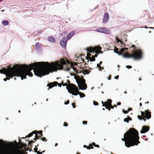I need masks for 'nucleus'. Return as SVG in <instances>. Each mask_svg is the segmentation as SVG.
Instances as JSON below:
<instances>
[{
	"instance_id": "e433bc0d",
	"label": "nucleus",
	"mask_w": 154,
	"mask_h": 154,
	"mask_svg": "<svg viewBox=\"0 0 154 154\" xmlns=\"http://www.w3.org/2000/svg\"><path fill=\"white\" fill-rule=\"evenodd\" d=\"M63 125L65 127L67 126L68 125V124L66 122H64L63 124Z\"/></svg>"
},
{
	"instance_id": "680f3d73",
	"label": "nucleus",
	"mask_w": 154,
	"mask_h": 154,
	"mask_svg": "<svg viewBox=\"0 0 154 154\" xmlns=\"http://www.w3.org/2000/svg\"><path fill=\"white\" fill-rule=\"evenodd\" d=\"M102 62L101 61L100 62L99 64H100H100H102Z\"/></svg>"
},
{
	"instance_id": "0e129e2a",
	"label": "nucleus",
	"mask_w": 154,
	"mask_h": 154,
	"mask_svg": "<svg viewBox=\"0 0 154 154\" xmlns=\"http://www.w3.org/2000/svg\"><path fill=\"white\" fill-rule=\"evenodd\" d=\"M142 104L141 103H140V106H142Z\"/></svg>"
},
{
	"instance_id": "a878e982",
	"label": "nucleus",
	"mask_w": 154,
	"mask_h": 154,
	"mask_svg": "<svg viewBox=\"0 0 154 154\" xmlns=\"http://www.w3.org/2000/svg\"><path fill=\"white\" fill-rule=\"evenodd\" d=\"M40 139V140H42L43 141H45V142H46L47 140L46 139V138L44 137H41Z\"/></svg>"
},
{
	"instance_id": "f03ea898",
	"label": "nucleus",
	"mask_w": 154,
	"mask_h": 154,
	"mask_svg": "<svg viewBox=\"0 0 154 154\" xmlns=\"http://www.w3.org/2000/svg\"><path fill=\"white\" fill-rule=\"evenodd\" d=\"M45 72L48 73L47 75L49 74L50 72H56L58 70L63 69L69 71L71 68L73 69L76 74L82 73L85 75L88 74L91 72L88 69L77 70V69L73 66L66 58H62L60 60L51 63L48 62H45Z\"/></svg>"
},
{
	"instance_id": "5701e85b",
	"label": "nucleus",
	"mask_w": 154,
	"mask_h": 154,
	"mask_svg": "<svg viewBox=\"0 0 154 154\" xmlns=\"http://www.w3.org/2000/svg\"><path fill=\"white\" fill-rule=\"evenodd\" d=\"M103 28H100L99 29H97V31L103 33Z\"/></svg>"
},
{
	"instance_id": "9b49d317",
	"label": "nucleus",
	"mask_w": 154,
	"mask_h": 154,
	"mask_svg": "<svg viewBox=\"0 0 154 154\" xmlns=\"http://www.w3.org/2000/svg\"><path fill=\"white\" fill-rule=\"evenodd\" d=\"M42 131L41 130L40 131H32L31 133L29 134L28 135H27V136H26V137H31L33 134H36L37 132H38L39 134L41 135L40 136H43L42 134Z\"/></svg>"
},
{
	"instance_id": "ddd939ff",
	"label": "nucleus",
	"mask_w": 154,
	"mask_h": 154,
	"mask_svg": "<svg viewBox=\"0 0 154 154\" xmlns=\"http://www.w3.org/2000/svg\"><path fill=\"white\" fill-rule=\"evenodd\" d=\"M109 19V15L108 13H105L104 14L103 18V23H106L108 21Z\"/></svg>"
},
{
	"instance_id": "cd10ccee",
	"label": "nucleus",
	"mask_w": 154,
	"mask_h": 154,
	"mask_svg": "<svg viewBox=\"0 0 154 154\" xmlns=\"http://www.w3.org/2000/svg\"><path fill=\"white\" fill-rule=\"evenodd\" d=\"M38 146V144L36 146H35V148L34 149V152H38L37 150H38V148L37 147V146Z\"/></svg>"
},
{
	"instance_id": "4d7b16f0",
	"label": "nucleus",
	"mask_w": 154,
	"mask_h": 154,
	"mask_svg": "<svg viewBox=\"0 0 154 154\" xmlns=\"http://www.w3.org/2000/svg\"><path fill=\"white\" fill-rule=\"evenodd\" d=\"M145 118L144 117H143V119H143L144 121H146V119L145 118Z\"/></svg>"
},
{
	"instance_id": "c85d7f7f",
	"label": "nucleus",
	"mask_w": 154,
	"mask_h": 154,
	"mask_svg": "<svg viewBox=\"0 0 154 154\" xmlns=\"http://www.w3.org/2000/svg\"><path fill=\"white\" fill-rule=\"evenodd\" d=\"M143 116H137V118L138 119L140 120H141L143 119Z\"/></svg>"
},
{
	"instance_id": "393cba45",
	"label": "nucleus",
	"mask_w": 154,
	"mask_h": 154,
	"mask_svg": "<svg viewBox=\"0 0 154 154\" xmlns=\"http://www.w3.org/2000/svg\"><path fill=\"white\" fill-rule=\"evenodd\" d=\"M71 84L74 85L73 84H69L68 85L67 83H64V84H63V86H66V88L68 90V89H69V88H67V87L68 86H69V85H71Z\"/></svg>"
},
{
	"instance_id": "6e6552de",
	"label": "nucleus",
	"mask_w": 154,
	"mask_h": 154,
	"mask_svg": "<svg viewBox=\"0 0 154 154\" xmlns=\"http://www.w3.org/2000/svg\"><path fill=\"white\" fill-rule=\"evenodd\" d=\"M141 116L147 119H149L151 118V113L148 110H145L144 112H141Z\"/></svg>"
},
{
	"instance_id": "864d4df0",
	"label": "nucleus",
	"mask_w": 154,
	"mask_h": 154,
	"mask_svg": "<svg viewBox=\"0 0 154 154\" xmlns=\"http://www.w3.org/2000/svg\"><path fill=\"white\" fill-rule=\"evenodd\" d=\"M92 144L93 145V146H95V145H96V144L94 142H93L92 143Z\"/></svg>"
},
{
	"instance_id": "de8ad7c7",
	"label": "nucleus",
	"mask_w": 154,
	"mask_h": 154,
	"mask_svg": "<svg viewBox=\"0 0 154 154\" xmlns=\"http://www.w3.org/2000/svg\"><path fill=\"white\" fill-rule=\"evenodd\" d=\"M119 78V75H117L115 77V79H118Z\"/></svg>"
},
{
	"instance_id": "1a4fd4ad",
	"label": "nucleus",
	"mask_w": 154,
	"mask_h": 154,
	"mask_svg": "<svg viewBox=\"0 0 154 154\" xmlns=\"http://www.w3.org/2000/svg\"><path fill=\"white\" fill-rule=\"evenodd\" d=\"M57 85H58V86L61 87V84H59L57 82H54L52 83L51 82L50 83L48 84V86H49V88H51L54 86H57Z\"/></svg>"
},
{
	"instance_id": "58836bf2",
	"label": "nucleus",
	"mask_w": 154,
	"mask_h": 154,
	"mask_svg": "<svg viewBox=\"0 0 154 154\" xmlns=\"http://www.w3.org/2000/svg\"><path fill=\"white\" fill-rule=\"evenodd\" d=\"M69 100H67V101H66V102H65L64 103V104H66V105L68 104L69 103Z\"/></svg>"
},
{
	"instance_id": "7ed1b4c3",
	"label": "nucleus",
	"mask_w": 154,
	"mask_h": 154,
	"mask_svg": "<svg viewBox=\"0 0 154 154\" xmlns=\"http://www.w3.org/2000/svg\"><path fill=\"white\" fill-rule=\"evenodd\" d=\"M124 137L122 140L125 142V146L128 147L137 145L140 143L139 141L138 132L134 128L129 129L124 134Z\"/></svg>"
},
{
	"instance_id": "2f4dec72",
	"label": "nucleus",
	"mask_w": 154,
	"mask_h": 154,
	"mask_svg": "<svg viewBox=\"0 0 154 154\" xmlns=\"http://www.w3.org/2000/svg\"><path fill=\"white\" fill-rule=\"evenodd\" d=\"M116 107L117 106L116 105H114V106H112V103L111 104V105L109 106L111 108L113 109L114 107Z\"/></svg>"
},
{
	"instance_id": "a18cd8bd",
	"label": "nucleus",
	"mask_w": 154,
	"mask_h": 154,
	"mask_svg": "<svg viewBox=\"0 0 154 154\" xmlns=\"http://www.w3.org/2000/svg\"><path fill=\"white\" fill-rule=\"evenodd\" d=\"M4 141L3 140H0V144H1L2 143H4Z\"/></svg>"
},
{
	"instance_id": "69168bd1",
	"label": "nucleus",
	"mask_w": 154,
	"mask_h": 154,
	"mask_svg": "<svg viewBox=\"0 0 154 154\" xmlns=\"http://www.w3.org/2000/svg\"><path fill=\"white\" fill-rule=\"evenodd\" d=\"M61 85H63V84H64V83L63 82H62L61 83Z\"/></svg>"
},
{
	"instance_id": "37998d69",
	"label": "nucleus",
	"mask_w": 154,
	"mask_h": 154,
	"mask_svg": "<svg viewBox=\"0 0 154 154\" xmlns=\"http://www.w3.org/2000/svg\"><path fill=\"white\" fill-rule=\"evenodd\" d=\"M99 54V53H97V54L96 53V54L94 55V56H93L95 58V57H97V56H98V54Z\"/></svg>"
},
{
	"instance_id": "09e8293b",
	"label": "nucleus",
	"mask_w": 154,
	"mask_h": 154,
	"mask_svg": "<svg viewBox=\"0 0 154 154\" xmlns=\"http://www.w3.org/2000/svg\"><path fill=\"white\" fill-rule=\"evenodd\" d=\"M94 146L95 147H98V148H99L100 147L99 146V145H97V144H96Z\"/></svg>"
},
{
	"instance_id": "dca6fc26",
	"label": "nucleus",
	"mask_w": 154,
	"mask_h": 154,
	"mask_svg": "<svg viewBox=\"0 0 154 154\" xmlns=\"http://www.w3.org/2000/svg\"><path fill=\"white\" fill-rule=\"evenodd\" d=\"M74 34L75 32L74 31L70 32L67 36V39H69Z\"/></svg>"
},
{
	"instance_id": "e2e57ef3",
	"label": "nucleus",
	"mask_w": 154,
	"mask_h": 154,
	"mask_svg": "<svg viewBox=\"0 0 154 154\" xmlns=\"http://www.w3.org/2000/svg\"><path fill=\"white\" fill-rule=\"evenodd\" d=\"M57 145H58V144H57V143H55V146H57Z\"/></svg>"
},
{
	"instance_id": "5fc2aeb1",
	"label": "nucleus",
	"mask_w": 154,
	"mask_h": 154,
	"mask_svg": "<svg viewBox=\"0 0 154 154\" xmlns=\"http://www.w3.org/2000/svg\"><path fill=\"white\" fill-rule=\"evenodd\" d=\"M87 55L89 56V57H90V56H91V54L90 53H88Z\"/></svg>"
},
{
	"instance_id": "13d9d810",
	"label": "nucleus",
	"mask_w": 154,
	"mask_h": 154,
	"mask_svg": "<svg viewBox=\"0 0 154 154\" xmlns=\"http://www.w3.org/2000/svg\"><path fill=\"white\" fill-rule=\"evenodd\" d=\"M106 109H108L109 111H110L111 109V108L110 107H109V108H106Z\"/></svg>"
},
{
	"instance_id": "473e14b6",
	"label": "nucleus",
	"mask_w": 154,
	"mask_h": 154,
	"mask_svg": "<svg viewBox=\"0 0 154 154\" xmlns=\"http://www.w3.org/2000/svg\"><path fill=\"white\" fill-rule=\"evenodd\" d=\"M97 67L99 68L100 69H102L101 67L100 66V64H97Z\"/></svg>"
},
{
	"instance_id": "39448f33",
	"label": "nucleus",
	"mask_w": 154,
	"mask_h": 154,
	"mask_svg": "<svg viewBox=\"0 0 154 154\" xmlns=\"http://www.w3.org/2000/svg\"><path fill=\"white\" fill-rule=\"evenodd\" d=\"M132 54H123L124 57L130 58L133 57L135 60L139 59L142 57V52L140 50L132 51Z\"/></svg>"
},
{
	"instance_id": "bb28decb",
	"label": "nucleus",
	"mask_w": 154,
	"mask_h": 154,
	"mask_svg": "<svg viewBox=\"0 0 154 154\" xmlns=\"http://www.w3.org/2000/svg\"><path fill=\"white\" fill-rule=\"evenodd\" d=\"M35 141V140L34 141L33 140H31L29 141V142L28 143V145H30V146H31V147H32V145L31 144L34 143Z\"/></svg>"
},
{
	"instance_id": "f704fd0d",
	"label": "nucleus",
	"mask_w": 154,
	"mask_h": 154,
	"mask_svg": "<svg viewBox=\"0 0 154 154\" xmlns=\"http://www.w3.org/2000/svg\"><path fill=\"white\" fill-rule=\"evenodd\" d=\"M82 123L84 125H87V122L86 121H83L82 122Z\"/></svg>"
},
{
	"instance_id": "774afa93",
	"label": "nucleus",
	"mask_w": 154,
	"mask_h": 154,
	"mask_svg": "<svg viewBox=\"0 0 154 154\" xmlns=\"http://www.w3.org/2000/svg\"><path fill=\"white\" fill-rule=\"evenodd\" d=\"M139 81H141V78H139Z\"/></svg>"
},
{
	"instance_id": "052dcab7",
	"label": "nucleus",
	"mask_w": 154,
	"mask_h": 154,
	"mask_svg": "<svg viewBox=\"0 0 154 154\" xmlns=\"http://www.w3.org/2000/svg\"><path fill=\"white\" fill-rule=\"evenodd\" d=\"M67 82L68 83H69V84H70V82L69 80H67Z\"/></svg>"
},
{
	"instance_id": "0eeeda50",
	"label": "nucleus",
	"mask_w": 154,
	"mask_h": 154,
	"mask_svg": "<svg viewBox=\"0 0 154 154\" xmlns=\"http://www.w3.org/2000/svg\"><path fill=\"white\" fill-rule=\"evenodd\" d=\"M101 48L100 47H95L93 48H88L87 51L91 53L95 52L96 53H102L101 51Z\"/></svg>"
},
{
	"instance_id": "20e7f679",
	"label": "nucleus",
	"mask_w": 154,
	"mask_h": 154,
	"mask_svg": "<svg viewBox=\"0 0 154 154\" xmlns=\"http://www.w3.org/2000/svg\"><path fill=\"white\" fill-rule=\"evenodd\" d=\"M67 88H69L68 92L73 95H77L79 94L81 98L85 96V95L84 93H82L79 91L77 87L75 85H70L67 87Z\"/></svg>"
},
{
	"instance_id": "4be33fe9",
	"label": "nucleus",
	"mask_w": 154,
	"mask_h": 154,
	"mask_svg": "<svg viewBox=\"0 0 154 154\" xmlns=\"http://www.w3.org/2000/svg\"><path fill=\"white\" fill-rule=\"evenodd\" d=\"M131 117H129V116H128V118H125L124 119V121L125 122L128 123L129 122V120L131 121Z\"/></svg>"
},
{
	"instance_id": "f257e3e1",
	"label": "nucleus",
	"mask_w": 154,
	"mask_h": 154,
	"mask_svg": "<svg viewBox=\"0 0 154 154\" xmlns=\"http://www.w3.org/2000/svg\"><path fill=\"white\" fill-rule=\"evenodd\" d=\"M33 69L35 75L39 77H41L48 73L45 72L44 62H35L29 64V65L17 64L12 68L0 69V72L6 75L7 78L4 79L5 81L15 76L20 77L21 79L23 80L26 78V75L32 76L33 74L31 71Z\"/></svg>"
},
{
	"instance_id": "b1692460",
	"label": "nucleus",
	"mask_w": 154,
	"mask_h": 154,
	"mask_svg": "<svg viewBox=\"0 0 154 154\" xmlns=\"http://www.w3.org/2000/svg\"><path fill=\"white\" fill-rule=\"evenodd\" d=\"M90 60L91 61H95V58L93 56H92L91 57H89Z\"/></svg>"
},
{
	"instance_id": "4468645a",
	"label": "nucleus",
	"mask_w": 154,
	"mask_h": 154,
	"mask_svg": "<svg viewBox=\"0 0 154 154\" xmlns=\"http://www.w3.org/2000/svg\"><path fill=\"white\" fill-rule=\"evenodd\" d=\"M149 127L146 126H143L142 130L140 131L141 133H145L147 132L149 130Z\"/></svg>"
},
{
	"instance_id": "79ce46f5",
	"label": "nucleus",
	"mask_w": 154,
	"mask_h": 154,
	"mask_svg": "<svg viewBox=\"0 0 154 154\" xmlns=\"http://www.w3.org/2000/svg\"><path fill=\"white\" fill-rule=\"evenodd\" d=\"M70 63L71 64V63ZM71 64L72 65V66H74V67H75H75H76V65L78 66H79V65H78V64H77V63H76H76H75V65H73L72 64V63H71Z\"/></svg>"
},
{
	"instance_id": "c756f323",
	"label": "nucleus",
	"mask_w": 154,
	"mask_h": 154,
	"mask_svg": "<svg viewBox=\"0 0 154 154\" xmlns=\"http://www.w3.org/2000/svg\"><path fill=\"white\" fill-rule=\"evenodd\" d=\"M88 147H89V148H90V149H93L94 148V147H93V145L92 144H90L89 145V146Z\"/></svg>"
},
{
	"instance_id": "6ab92c4d",
	"label": "nucleus",
	"mask_w": 154,
	"mask_h": 154,
	"mask_svg": "<svg viewBox=\"0 0 154 154\" xmlns=\"http://www.w3.org/2000/svg\"><path fill=\"white\" fill-rule=\"evenodd\" d=\"M48 40L52 42H55V40L54 38L52 36H50L48 37Z\"/></svg>"
},
{
	"instance_id": "ea45409f",
	"label": "nucleus",
	"mask_w": 154,
	"mask_h": 154,
	"mask_svg": "<svg viewBox=\"0 0 154 154\" xmlns=\"http://www.w3.org/2000/svg\"><path fill=\"white\" fill-rule=\"evenodd\" d=\"M75 103H72V105L73 106V108H75L76 107V106L75 105Z\"/></svg>"
},
{
	"instance_id": "49530a36",
	"label": "nucleus",
	"mask_w": 154,
	"mask_h": 154,
	"mask_svg": "<svg viewBox=\"0 0 154 154\" xmlns=\"http://www.w3.org/2000/svg\"><path fill=\"white\" fill-rule=\"evenodd\" d=\"M132 108H129L128 109V111H130L132 110Z\"/></svg>"
},
{
	"instance_id": "2eb2a0df",
	"label": "nucleus",
	"mask_w": 154,
	"mask_h": 154,
	"mask_svg": "<svg viewBox=\"0 0 154 154\" xmlns=\"http://www.w3.org/2000/svg\"><path fill=\"white\" fill-rule=\"evenodd\" d=\"M128 50V48H122L120 50V52H116V53L118 54L119 55L122 54L123 52L124 51L125 52Z\"/></svg>"
},
{
	"instance_id": "f3484780",
	"label": "nucleus",
	"mask_w": 154,
	"mask_h": 154,
	"mask_svg": "<svg viewBox=\"0 0 154 154\" xmlns=\"http://www.w3.org/2000/svg\"><path fill=\"white\" fill-rule=\"evenodd\" d=\"M35 134V138L34 139V140H35L36 139H38L39 138H40L42 136H40L41 135L39 134L38 132H37L36 134Z\"/></svg>"
},
{
	"instance_id": "3c124183",
	"label": "nucleus",
	"mask_w": 154,
	"mask_h": 154,
	"mask_svg": "<svg viewBox=\"0 0 154 154\" xmlns=\"http://www.w3.org/2000/svg\"><path fill=\"white\" fill-rule=\"evenodd\" d=\"M121 104V103L120 102H119L117 103V105H120Z\"/></svg>"
},
{
	"instance_id": "4c0bfd02",
	"label": "nucleus",
	"mask_w": 154,
	"mask_h": 154,
	"mask_svg": "<svg viewBox=\"0 0 154 154\" xmlns=\"http://www.w3.org/2000/svg\"><path fill=\"white\" fill-rule=\"evenodd\" d=\"M126 67L128 69H131L132 68V66L128 65L126 66Z\"/></svg>"
},
{
	"instance_id": "9d476101",
	"label": "nucleus",
	"mask_w": 154,
	"mask_h": 154,
	"mask_svg": "<svg viewBox=\"0 0 154 154\" xmlns=\"http://www.w3.org/2000/svg\"><path fill=\"white\" fill-rule=\"evenodd\" d=\"M67 40L64 37L63 38L60 42V44L62 47L65 48L66 45Z\"/></svg>"
},
{
	"instance_id": "c9c22d12",
	"label": "nucleus",
	"mask_w": 154,
	"mask_h": 154,
	"mask_svg": "<svg viewBox=\"0 0 154 154\" xmlns=\"http://www.w3.org/2000/svg\"><path fill=\"white\" fill-rule=\"evenodd\" d=\"M122 112L125 114L127 113L128 112V111L123 110Z\"/></svg>"
},
{
	"instance_id": "7c9ffc66",
	"label": "nucleus",
	"mask_w": 154,
	"mask_h": 154,
	"mask_svg": "<svg viewBox=\"0 0 154 154\" xmlns=\"http://www.w3.org/2000/svg\"><path fill=\"white\" fill-rule=\"evenodd\" d=\"M93 103H94V104L95 106H97V105H98V103L97 102L95 101H94Z\"/></svg>"
},
{
	"instance_id": "a211bd4d",
	"label": "nucleus",
	"mask_w": 154,
	"mask_h": 154,
	"mask_svg": "<svg viewBox=\"0 0 154 154\" xmlns=\"http://www.w3.org/2000/svg\"><path fill=\"white\" fill-rule=\"evenodd\" d=\"M103 33L106 34H109L110 33V31L107 28H104Z\"/></svg>"
},
{
	"instance_id": "bf43d9fd",
	"label": "nucleus",
	"mask_w": 154,
	"mask_h": 154,
	"mask_svg": "<svg viewBox=\"0 0 154 154\" xmlns=\"http://www.w3.org/2000/svg\"><path fill=\"white\" fill-rule=\"evenodd\" d=\"M23 146L25 147H26L27 146V145L26 144H25L23 145Z\"/></svg>"
},
{
	"instance_id": "338daca9",
	"label": "nucleus",
	"mask_w": 154,
	"mask_h": 154,
	"mask_svg": "<svg viewBox=\"0 0 154 154\" xmlns=\"http://www.w3.org/2000/svg\"><path fill=\"white\" fill-rule=\"evenodd\" d=\"M149 103V101H147V102H145V104H146V103Z\"/></svg>"
},
{
	"instance_id": "603ef678",
	"label": "nucleus",
	"mask_w": 154,
	"mask_h": 154,
	"mask_svg": "<svg viewBox=\"0 0 154 154\" xmlns=\"http://www.w3.org/2000/svg\"><path fill=\"white\" fill-rule=\"evenodd\" d=\"M111 75H109L108 78V79L109 80H110L111 79Z\"/></svg>"
},
{
	"instance_id": "8fccbe9b",
	"label": "nucleus",
	"mask_w": 154,
	"mask_h": 154,
	"mask_svg": "<svg viewBox=\"0 0 154 154\" xmlns=\"http://www.w3.org/2000/svg\"><path fill=\"white\" fill-rule=\"evenodd\" d=\"M37 153V154H42V152H40L39 151H38Z\"/></svg>"
},
{
	"instance_id": "423d86ee",
	"label": "nucleus",
	"mask_w": 154,
	"mask_h": 154,
	"mask_svg": "<svg viewBox=\"0 0 154 154\" xmlns=\"http://www.w3.org/2000/svg\"><path fill=\"white\" fill-rule=\"evenodd\" d=\"M78 83V86L79 87V89L85 90L87 88L86 84H85V80L83 79H80L79 82L77 81Z\"/></svg>"
},
{
	"instance_id": "412c9836",
	"label": "nucleus",
	"mask_w": 154,
	"mask_h": 154,
	"mask_svg": "<svg viewBox=\"0 0 154 154\" xmlns=\"http://www.w3.org/2000/svg\"><path fill=\"white\" fill-rule=\"evenodd\" d=\"M9 21L8 20H3L2 22V24L4 26H7L9 24Z\"/></svg>"
},
{
	"instance_id": "aec40b11",
	"label": "nucleus",
	"mask_w": 154,
	"mask_h": 154,
	"mask_svg": "<svg viewBox=\"0 0 154 154\" xmlns=\"http://www.w3.org/2000/svg\"><path fill=\"white\" fill-rule=\"evenodd\" d=\"M22 151L21 150L16 149L14 151V154H21Z\"/></svg>"
},
{
	"instance_id": "a19ab883",
	"label": "nucleus",
	"mask_w": 154,
	"mask_h": 154,
	"mask_svg": "<svg viewBox=\"0 0 154 154\" xmlns=\"http://www.w3.org/2000/svg\"><path fill=\"white\" fill-rule=\"evenodd\" d=\"M116 40L118 41V42H119L121 43H122V42L121 41V40H120V39H119L118 38H117Z\"/></svg>"
},
{
	"instance_id": "f8f14e48",
	"label": "nucleus",
	"mask_w": 154,
	"mask_h": 154,
	"mask_svg": "<svg viewBox=\"0 0 154 154\" xmlns=\"http://www.w3.org/2000/svg\"><path fill=\"white\" fill-rule=\"evenodd\" d=\"M107 101L104 102V104H103L102 106H104L106 108H108L111 104L112 103V100L111 99H107Z\"/></svg>"
},
{
	"instance_id": "c03bdc74",
	"label": "nucleus",
	"mask_w": 154,
	"mask_h": 154,
	"mask_svg": "<svg viewBox=\"0 0 154 154\" xmlns=\"http://www.w3.org/2000/svg\"><path fill=\"white\" fill-rule=\"evenodd\" d=\"M132 48H133L134 49H136V47L135 45H133L131 47Z\"/></svg>"
},
{
	"instance_id": "72a5a7b5",
	"label": "nucleus",
	"mask_w": 154,
	"mask_h": 154,
	"mask_svg": "<svg viewBox=\"0 0 154 154\" xmlns=\"http://www.w3.org/2000/svg\"><path fill=\"white\" fill-rule=\"evenodd\" d=\"M89 146H86L85 145H84L83 146V147L85 148H86L87 149H90V148L89 147H88Z\"/></svg>"
},
{
	"instance_id": "6e6d98bb",
	"label": "nucleus",
	"mask_w": 154,
	"mask_h": 154,
	"mask_svg": "<svg viewBox=\"0 0 154 154\" xmlns=\"http://www.w3.org/2000/svg\"><path fill=\"white\" fill-rule=\"evenodd\" d=\"M118 48H116V49L115 50V52L116 53V52H119V51H118Z\"/></svg>"
}]
</instances>
